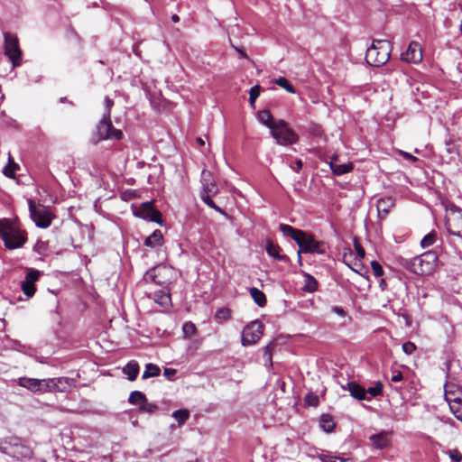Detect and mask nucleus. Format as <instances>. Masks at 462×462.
Here are the masks:
<instances>
[{
	"label": "nucleus",
	"instance_id": "nucleus-2",
	"mask_svg": "<svg viewBox=\"0 0 462 462\" xmlns=\"http://www.w3.org/2000/svg\"><path fill=\"white\" fill-rule=\"evenodd\" d=\"M279 230L282 233L283 236L293 239L300 246V250L298 253L299 259H300V252L305 254H326L324 243L317 241L312 235L294 228L293 226L287 224H280Z\"/></svg>",
	"mask_w": 462,
	"mask_h": 462
},
{
	"label": "nucleus",
	"instance_id": "nucleus-22",
	"mask_svg": "<svg viewBox=\"0 0 462 462\" xmlns=\"http://www.w3.org/2000/svg\"><path fill=\"white\" fill-rule=\"evenodd\" d=\"M18 385L21 387L26 388L27 390L32 393H39V386H41L40 379L36 378H29V377H20L17 380Z\"/></svg>",
	"mask_w": 462,
	"mask_h": 462
},
{
	"label": "nucleus",
	"instance_id": "nucleus-61",
	"mask_svg": "<svg viewBox=\"0 0 462 462\" xmlns=\"http://www.w3.org/2000/svg\"><path fill=\"white\" fill-rule=\"evenodd\" d=\"M459 30H460V32L462 34V21H461L460 25H459Z\"/></svg>",
	"mask_w": 462,
	"mask_h": 462
},
{
	"label": "nucleus",
	"instance_id": "nucleus-13",
	"mask_svg": "<svg viewBox=\"0 0 462 462\" xmlns=\"http://www.w3.org/2000/svg\"><path fill=\"white\" fill-rule=\"evenodd\" d=\"M402 59L407 62L419 63L422 60V50L416 42H411L405 52L402 53Z\"/></svg>",
	"mask_w": 462,
	"mask_h": 462
},
{
	"label": "nucleus",
	"instance_id": "nucleus-1",
	"mask_svg": "<svg viewBox=\"0 0 462 462\" xmlns=\"http://www.w3.org/2000/svg\"><path fill=\"white\" fill-rule=\"evenodd\" d=\"M262 124L267 126L277 143L292 145L299 140L297 134L282 119H275L268 110H262Z\"/></svg>",
	"mask_w": 462,
	"mask_h": 462
},
{
	"label": "nucleus",
	"instance_id": "nucleus-25",
	"mask_svg": "<svg viewBox=\"0 0 462 462\" xmlns=\"http://www.w3.org/2000/svg\"><path fill=\"white\" fill-rule=\"evenodd\" d=\"M304 285L302 290L304 291L312 293L318 290V282L317 280L310 274L304 273Z\"/></svg>",
	"mask_w": 462,
	"mask_h": 462
},
{
	"label": "nucleus",
	"instance_id": "nucleus-60",
	"mask_svg": "<svg viewBox=\"0 0 462 462\" xmlns=\"http://www.w3.org/2000/svg\"><path fill=\"white\" fill-rule=\"evenodd\" d=\"M255 116L260 120V111L255 112Z\"/></svg>",
	"mask_w": 462,
	"mask_h": 462
},
{
	"label": "nucleus",
	"instance_id": "nucleus-54",
	"mask_svg": "<svg viewBox=\"0 0 462 462\" xmlns=\"http://www.w3.org/2000/svg\"><path fill=\"white\" fill-rule=\"evenodd\" d=\"M291 169L298 172L302 168V162L301 160H296L294 164L291 166Z\"/></svg>",
	"mask_w": 462,
	"mask_h": 462
},
{
	"label": "nucleus",
	"instance_id": "nucleus-42",
	"mask_svg": "<svg viewBox=\"0 0 462 462\" xmlns=\"http://www.w3.org/2000/svg\"><path fill=\"white\" fill-rule=\"evenodd\" d=\"M366 391V394H370L371 397H376L380 395L383 392V384L380 382H377L374 386L369 387Z\"/></svg>",
	"mask_w": 462,
	"mask_h": 462
},
{
	"label": "nucleus",
	"instance_id": "nucleus-52",
	"mask_svg": "<svg viewBox=\"0 0 462 462\" xmlns=\"http://www.w3.org/2000/svg\"><path fill=\"white\" fill-rule=\"evenodd\" d=\"M399 153L406 160H409L411 162H416L418 161V158L413 156L412 154L407 152H404V151H400Z\"/></svg>",
	"mask_w": 462,
	"mask_h": 462
},
{
	"label": "nucleus",
	"instance_id": "nucleus-48",
	"mask_svg": "<svg viewBox=\"0 0 462 462\" xmlns=\"http://www.w3.org/2000/svg\"><path fill=\"white\" fill-rule=\"evenodd\" d=\"M250 293L252 295V298L254 299V302L260 306V291L257 288H251Z\"/></svg>",
	"mask_w": 462,
	"mask_h": 462
},
{
	"label": "nucleus",
	"instance_id": "nucleus-46",
	"mask_svg": "<svg viewBox=\"0 0 462 462\" xmlns=\"http://www.w3.org/2000/svg\"><path fill=\"white\" fill-rule=\"evenodd\" d=\"M402 350L407 355H411L416 350V346L411 341L402 344Z\"/></svg>",
	"mask_w": 462,
	"mask_h": 462
},
{
	"label": "nucleus",
	"instance_id": "nucleus-4",
	"mask_svg": "<svg viewBox=\"0 0 462 462\" xmlns=\"http://www.w3.org/2000/svg\"><path fill=\"white\" fill-rule=\"evenodd\" d=\"M438 256L433 251H427L412 259H402L401 264L415 274L428 275L436 268Z\"/></svg>",
	"mask_w": 462,
	"mask_h": 462
},
{
	"label": "nucleus",
	"instance_id": "nucleus-50",
	"mask_svg": "<svg viewBox=\"0 0 462 462\" xmlns=\"http://www.w3.org/2000/svg\"><path fill=\"white\" fill-rule=\"evenodd\" d=\"M113 106H114V101L111 98H109L108 97H106V98H105V106H106L105 113H109V117L111 116V108Z\"/></svg>",
	"mask_w": 462,
	"mask_h": 462
},
{
	"label": "nucleus",
	"instance_id": "nucleus-12",
	"mask_svg": "<svg viewBox=\"0 0 462 462\" xmlns=\"http://www.w3.org/2000/svg\"><path fill=\"white\" fill-rule=\"evenodd\" d=\"M134 215L152 222L161 223V213L152 208V202L143 203L134 211Z\"/></svg>",
	"mask_w": 462,
	"mask_h": 462
},
{
	"label": "nucleus",
	"instance_id": "nucleus-39",
	"mask_svg": "<svg viewBox=\"0 0 462 462\" xmlns=\"http://www.w3.org/2000/svg\"><path fill=\"white\" fill-rule=\"evenodd\" d=\"M275 83L281 88H284L289 93L294 94L296 92L295 88L289 83V81L285 78H279L275 80Z\"/></svg>",
	"mask_w": 462,
	"mask_h": 462
},
{
	"label": "nucleus",
	"instance_id": "nucleus-47",
	"mask_svg": "<svg viewBox=\"0 0 462 462\" xmlns=\"http://www.w3.org/2000/svg\"><path fill=\"white\" fill-rule=\"evenodd\" d=\"M230 317V310L228 309H220L216 312V319H228Z\"/></svg>",
	"mask_w": 462,
	"mask_h": 462
},
{
	"label": "nucleus",
	"instance_id": "nucleus-40",
	"mask_svg": "<svg viewBox=\"0 0 462 462\" xmlns=\"http://www.w3.org/2000/svg\"><path fill=\"white\" fill-rule=\"evenodd\" d=\"M444 452H445V454H447L448 456V457L450 458V460L452 462H461L462 461V454L460 453V451L458 449L453 448V449L446 450Z\"/></svg>",
	"mask_w": 462,
	"mask_h": 462
},
{
	"label": "nucleus",
	"instance_id": "nucleus-3",
	"mask_svg": "<svg viewBox=\"0 0 462 462\" xmlns=\"http://www.w3.org/2000/svg\"><path fill=\"white\" fill-rule=\"evenodd\" d=\"M0 238L7 249L21 248L27 241V233L21 228L15 219H0Z\"/></svg>",
	"mask_w": 462,
	"mask_h": 462
},
{
	"label": "nucleus",
	"instance_id": "nucleus-11",
	"mask_svg": "<svg viewBox=\"0 0 462 462\" xmlns=\"http://www.w3.org/2000/svg\"><path fill=\"white\" fill-rule=\"evenodd\" d=\"M41 272L32 268L27 270L24 280L21 282V289L23 292L28 297L32 298L35 291V282L41 276Z\"/></svg>",
	"mask_w": 462,
	"mask_h": 462
},
{
	"label": "nucleus",
	"instance_id": "nucleus-55",
	"mask_svg": "<svg viewBox=\"0 0 462 462\" xmlns=\"http://www.w3.org/2000/svg\"><path fill=\"white\" fill-rule=\"evenodd\" d=\"M333 312L337 313V315L344 317L346 315L345 310L341 307L335 306L332 308Z\"/></svg>",
	"mask_w": 462,
	"mask_h": 462
},
{
	"label": "nucleus",
	"instance_id": "nucleus-9",
	"mask_svg": "<svg viewBox=\"0 0 462 462\" xmlns=\"http://www.w3.org/2000/svg\"><path fill=\"white\" fill-rule=\"evenodd\" d=\"M446 226L449 234L462 238V209L452 205L447 211Z\"/></svg>",
	"mask_w": 462,
	"mask_h": 462
},
{
	"label": "nucleus",
	"instance_id": "nucleus-51",
	"mask_svg": "<svg viewBox=\"0 0 462 462\" xmlns=\"http://www.w3.org/2000/svg\"><path fill=\"white\" fill-rule=\"evenodd\" d=\"M402 378H403V376H402V372H400V371H393V375L391 377V382L398 383V382H401L402 380Z\"/></svg>",
	"mask_w": 462,
	"mask_h": 462
},
{
	"label": "nucleus",
	"instance_id": "nucleus-53",
	"mask_svg": "<svg viewBox=\"0 0 462 462\" xmlns=\"http://www.w3.org/2000/svg\"><path fill=\"white\" fill-rule=\"evenodd\" d=\"M355 248H356V254L358 256L359 259H363L365 255V250L362 248V246L358 244H355Z\"/></svg>",
	"mask_w": 462,
	"mask_h": 462
},
{
	"label": "nucleus",
	"instance_id": "nucleus-43",
	"mask_svg": "<svg viewBox=\"0 0 462 462\" xmlns=\"http://www.w3.org/2000/svg\"><path fill=\"white\" fill-rule=\"evenodd\" d=\"M211 197L212 196H205V198L201 199V200L206 203L209 208L215 209L216 211L225 215V211L219 208L218 206H217L215 204V202L211 199Z\"/></svg>",
	"mask_w": 462,
	"mask_h": 462
},
{
	"label": "nucleus",
	"instance_id": "nucleus-34",
	"mask_svg": "<svg viewBox=\"0 0 462 462\" xmlns=\"http://www.w3.org/2000/svg\"><path fill=\"white\" fill-rule=\"evenodd\" d=\"M260 96V85L254 86L249 92V103L253 109H255V101Z\"/></svg>",
	"mask_w": 462,
	"mask_h": 462
},
{
	"label": "nucleus",
	"instance_id": "nucleus-26",
	"mask_svg": "<svg viewBox=\"0 0 462 462\" xmlns=\"http://www.w3.org/2000/svg\"><path fill=\"white\" fill-rule=\"evenodd\" d=\"M55 383L56 392H66L72 384V380L68 377L51 378Z\"/></svg>",
	"mask_w": 462,
	"mask_h": 462
},
{
	"label": "nucleus",
	"instance_id": "nucleus-36",
	"mask_svg": "<svg viewBox=\"0 0 462 462\" xmlns=\"http://www.w3.org/2000/svg\"><path fill=\"white\" fill-rule=\"evenodd\" d=\"M18 169V166L12 161L11 156L9 155V162L4 168L3 172L6 177H14L15 171Z\"/></svg>",
	"mask_w": 462,
	"mask_h": 462
},
{
	"label": "nucleus",
	"instance_id": "nucleus-37",
	"mask_svg": "<svg viewBox=\"0 0 462 462\" xmlns=\"http://www.w3.org/2000/svg\"><path fill=\"white\" fill-rule=\"evenodd\" d=\"M139 410L142 412L152 414L158 411V406L154 403L148 402L146 400L145 402L140 405Z\"/></svg>",
	"mask_w": 462,
	"mask_h": 462
},
{
	"label": "nucleus",
	"instance_id": "nucleus-5",
	"mask_svg": "<svg viewBox=\"0 0 462 462\" xmlns=\"http://www.w3.org/2000/svg\"><path fill=\"white\" fill-rule=\"evenodd\" d=\"M391 51L390 42L384 40L374 41L366 51L365 60L371 66H382L390 59Z\"/></svg>",
	"mask_w": 462,
	"mask_h": 462
},
{
	"label": "nucleus",
	"instance_id": "nucleus-6",
	"mask_svg": "<svg viewBox=\"0 0 462 462\" xmlns=\"http://www.w3.org/2000/svg\"><path fill=\"white\" fill-rule=\"evenodd\" d=\"M123 132L114 127L109 113H104L102 119L97 125V134L95 142L98 143L102 140H121Z\"/></svg>",
	"mask_w": 462,
	"mask_h": 462
},
{
	"label": "nucleus",
	"instance_id": "nucleus-31",
	"mask_svg": "<svg viewBox=\"0 0 462 462\" xmlns=\"http://www.w3.org/2000/svg\"><path fill=\"white\" fill-rule=\"evenodd\" d=\"M41 386H39V393H51L56 392L55 383L51 378L40 379Z\"/></svg>",
	"mask_w": 462,
	"mask_h": 462
},
{
	"label": "nucleus",
	"instance_id": "nucleus-24",
	"mask_svg": "<svg viewBox=\"0 0 462 462\" xmlns=\"http://www.w3.org/2000/svg\"><path fill=\"white\" fill-rule=\"evenodd\" d=\"M446 400L448 402L449 408L451 412L454 414V416L462 421V410L460 409V402L458 398L451 399L447 393H446Z\"/></svg>",
	"mask_w": 462,
	"mask_h": 462
},
{
	"label": "nucleus",
	"instance_id": "nucleus-14",
	"mask_svg": "<svg viewBox=\"0 0 462 462\" xmlns=\"http://www.w3.org/2000/svg\"><path fill=\"white\" fill-rule=\"evenodd\" d=\"M201 183L202 190L200 193V199L205 198V196H214L217 193V187L209 171H202Z\"/></svg>",
	"mask_w": 462,
	"mask_h": 462
},
{
	"label": "nucleus",
	"instance_id": "nucleus-23",
	"mask_svg": "<svg viewBox=\"0 0 462 462\" xmlns=\"http://www.w3.org/2000/svg\"><path fill=\"white\" fill-rule=\"evenodd\" d=\"M267 254L274 260L282 261L285 259V255L282 254V249L278 245L273 244L272 241H268L265 245Z\"/></svg>",
	"mask_w": 462,
	"mask_h": 462
},
{
	"label": "nucleus",
	"instance_id": "nucleus-28",
	"mask_svg": "<svg viewBox=\"0 0 462 462\" xmlns=\"http://www.w3.org/2000/svg\"><path fill=\"white\" fill-rule=\"evenodd\" d=\"M319 425L320 428L326 432H331L335 428L333 418L328 414H323L320 417Z\"/></svg>",
	"mask_w": 462,
	"mask_h": 462
},
{
	"label": "nucleus",
	"instance_id": "nucleus-56",
	"mask_svg": "<svg viewBox=\"0 0 462 462\" xmlns=\"http://www.w3.org/2000/svg\"><path fill=\"white\" fill-rule=\"evenodd\" d=\"M197 143H199V145L200 146H203L205 144V142L202 138L199 137L197 138Z\"/></svg>",
	"mask_w": 462,
	"mask_h": 462
},
{
	"label": "nucleus",
	"instance_id": "nucleus-10",
	"mask_svg": "<svg viewBox=\"0 0 462 462\" xmlns=\"http://www.w3.org/2000/svg\"><path fill=\"white\" fill-rule=\"evenodd\" d=\"M260 339V321L253 320L245 327L242 332L243 346H250L255 344Z\"/></svg>",
	"mask_w": 462,
	"mask_h": 462
},
{
	"label": "nucleus",
	"instance_id": "nucleus-45",
	"mask_svg": "<svg viewBox=\"0 0 462 462\" xmlns=\"http://www.w3.org/2000/svg\"><path fill=\"white\" fill-rule=\"evenodd\" d=\"M371 268L375 277H381L383 274V267L378 262L373 261L371 263Z\"/></svg>",
	"mask_w": 462,
	"mask_h": 462
},
{
	"label": "nucleus",
	"instance_id": "nucleus-59",
	"mask_svg": "<svg viewBox=\"0 0 462 462\" xmlns=\"http://www.w3.org/2000/svg\"><path fill=\"white\" fill-rule=\"evenodd\" d=\"M60 102L65 103V102H67V98L66 97H60Z\"/></svg>",
	"mask_w": 462,
	"mask_h": 462
},
{
	"label": "nucleus",
	"instance_id": "nucleus-8",
	"mask_svg": "<svg viewBox=\"0 0 462 462\" xmlns=\"http://www.w3.org/2000/svg\"><path fill=\"white\" fill-rule=\"evenodd\" d=\"M5 53L12 62L13 67L21 65L22 51L18 39L15 35L9 32L5 33Z\"/></svg>",
	"mask_w": 462,
	"mask_h": 462
},
{
	"label": "nucleus",
	"instance_id": "nucleus-41",
	"mask_svg": "<svg viewBox=\"0 0 462 462\" xmlns=\"http://www.w3.org/2000/svg\"><path fill=\"white\" fill-rule=\"evenodd\" d=\"M274 347H275L274 344H269L268 346H266V347L264 349V353H263V358H264V361H265V365H269V366L273 365L272 351H273V349Z\"/></svg>",
	"mask_w": 462,
	"mask_h": 462
},
{
	"label": "nucleus",
	"instance_id": "nucleus-58",
	"mask_svg": "<svg viewBox=\"0 0 462 462\" xmlns=\"http://www.w3.org/2000/svg\"><path fill=\"white\" fill-rule=\"evenodd\" d=\"M265 301H266L265 295L262 292V307L263 306Z\"/></svg>",
	"mask_w": 462,
	"mask_h": 462
},
{
	"label": "nucleus",
	"instance_id": "nucleus-21",
	"mask_svg": "<svg viewBox=\"0 0 462 462\" xmlns=\"http://www.w3.org/2000/svg\"><path fill=\"white\" fill-rule=\"evenodd\" d=\"M140 371V366L137 361L131 360L129 361L122 369L124 374L127 376V379L131 382L134 381L137 378V375Z\"/></svg>",
	"mask_w": 462,
	"mask_h": 462
},
{
	"label": "nucleus",
	"instance_id": "nucleus-44",
	"mask_svg": "<svg viewBox=\"0 0 462 462\" xmlns=\"http://www.w3.org/2000/svg\"><path fill=\"white\" fill-rule=\"evenodd\" d=\"M305 402L309 406L316 407L318 406L319 400V397L314 393H308L305 397Z\"/></svg>",
	"mask_w": 462,
	"mask_h": 462
},
{
	"label": "nucleus",
	"instance_id": "nucleus-32",
	"mask_svg": "<svg viewBox=\"0 0 462 462\" xmlns=\"http://www.w3.org/2000/svg\"><path fill=\"white\" fill-rule=\"evenodd\" d=\"M172 417L178 421L179 425H182L189 418V411L186 409H180L172 412Z\"/></svg>",
	"mask_w": 462,
	"mask_h": 462
},
{
	"label": "nucleus",
	"instance_id": "nucleus-17",
	"mask_svg": "<svg viewBox=\"0 0 462 462\" xmlns=\"http://www.w3.org/2000/svg\"><path fill=\"white\" fill-rule=\"evenodd\" d=\"M395 200L393 197H384L377 200L376 208L380 218H384L394 206Z\"/></svg>",
	"mask_w": 462,
	"mask_h": 462
},
{
	"label": "nucleus",
	"instance_id": "nucleus-57",
	"mask_svg": "<svg viewBox=\"0 0 462 462\" xmlns=\"http://www.w3.org/2000/svg\"><path fill=\"white\" fill-rule=\"evenodd\" d=\"M171 20H172V22L177 23V22H179L180 18L177 14H173L171 16Z\"/></svg>",
	"mask_w": 462,
	"mask_h": 462
},
{
	"label": "nucleus",
	"instance_id": "nucleus-18",
	"mask_svg": "<svg viewBox=\"0 0 462 462\" xmlns=\"http://www.w3.org/2000/svg\"><path fill=\"white\" fill-rule=\"evenodd\" d=\"M343 388L346 389L350 393V395L358 401L371 400V398L366 396L365 389L355 382L347 383L346 386Z\"/></svg>",
	"mask_w": 462,
	"mask_h": 462
},
{
	"label": "nucleus",
	"instance_id": "nucleus-16",
	"mask_svg": "<svg viewBox=\"0 0 462 462\" xmlns=\"http://www.w3.org/2000/svg\"><path fill=\"white\" fill-rule=\"evenodd\" d=\"M369 439L374 448L383 449L390 446L391 434L387 431H381L370 436Z\"/></svg>",
	"mask_w": 462,
	"mask_h": 462
},
{
	"label": "nucleus",
	"instance_id": "nucleus-30",
	"mask_svg": "<svg viewBox=\"0 0 462 462\" xmlns=\"http://www.w3.org/2000/svg\"><path fill=\"white\" fill-rule=\"evenodd\" d=\"M146 397L140 391H134L130 393L128 402L133 405H138L140 407L143 402H145Z\"/></svg>",
	"mask_w": 462,
	"mask_h": 462
},
{
	"label": "nucleus",
	"instance_id": "nucleus-35",
	"mask_svg": "<svg viewBox=\"0 0 462 462\" xmlns=\"http://www.w3.org/2000/svg\"><path fill=\"white\" fill-rule=\"evenodd\" d=\"M197 331L196 326L194 323L188 321L185 322L182 326V332L184 335V337H190L193 336Z\"/></svg>",
	"mask_w": 462,
	"mask_h": 462
},
{
	"label": "nucleus",
	"instance_id": "nucleus-62",
	"mask_svg": "<svg viewBox=\"0 0 462 462\" xmlns=\"http://www.w3.org/2000/svg\"><path fill=\"white\" fill-rule=\"evenodd\" d=\"M236 50L240 52V54L245 55L242 51H240L238 49H236Z\"/></svg>",
	"mask_w": 462,
	"mask_h": 462
},
{
	"label": "nucleus",
	"instance_id": "nucleus-49",
	"mask_svg": "<svg viewBox=\"0 0 462 462\" xmlns=\"http://www.w3.org/2000/svg\"><path fill=\"white\" fill-rule=\"evenodd\" d=\"M175 374H176V370L173 369V368H165L164 371H163V375L168 380H173Z\"/></svg>",
	"mask_w": 462,
	"mask_h": 462
},
{
	"label": "nucleus",
	"instance_id": "nucleus-20",
	"mask_svg": "<svg viewBox=\"0 0 462 462\" xmlns=\"http://www.w3.org/2000/svg\"><path fill=\"white\" fill-rule=\"evenodd\" d=\"M337 156L334 155L331 157L329 162V167L335 175L340 176L352 171V163H340L337 162Z\"/></svg>",
	"mask_w": 462,
	"mask_h": 462
},
{
	"label": "nucleus",
	"instance_id": "nucleus-33",
	"mask_svg": "<svg viewBox=\"0 0 462 462\" xmlns=\"http://www.w3.org/2000/svg\"><path fill=\"white\" fill-rule=\"evenodd\" d=\"M437 238V234L435 232H430L427 234L420 241V245L422 248H427L431 246Z\"/></svg>",
	"mask_w": 462,
	"mask_h": 462
},
{
	"label": "nucleus",
	"instance_id": "nucleus-38",
	"mask_svg": "<svg viewBox=\"0 0 462 462\" xmlns=\"http://www.w3.org/2000/svg\"><path fill=\"white\" fill-rule=\"evenodd\" d=\"M321 462H346V459L338 457H334L329 453H322L319 456Z\"/></svg>",
	"mask_w": 462,
	"mask_h": 462
},
{
	"label": "nucleus",
	"instance_id": "nucleus-19",
	"mask_svg": "<svg viewBox=\"0 0 462 462\" xmlns=\"http://www.w3.org/2000/svg\"><path fill=\"white\" fill-rule=\"evenodd\" d=\"M152 300L162 307H168L171 305V294L170 291L166 288V285L162 287V289L153 292Z\"/></svg>",
	"mask_w": 462,
	"mask_h": 462
},
{
	"label": "nucleus",
	"instance_id": "nucleus-7",
	"mask_svg": "<svg viewBox=\"0 0 462 462\" xmlns=\"http://www.w3.org/2000/svg\"><path fill=\"white\" fill-rule=\"evenodd\" d=\"M30 217L36 226L47 228L51 226L54 215L51 210L44 206H36L32 199H28Z\"/></svg>",
	"mask_w": 462,
	"mask_h": 462
},
{
	"label": "nucleus",
	"instance_id": "nucleus-63",
	"mask_svg": "<svg viewBox=\"0 0 462 462\" xmlns=\"http://www.w3.org/2000/svg\"><path fill=\"white\" fill-rule=\"evenodd\" d=\"M459 6H460V10H461V12H462V3L460 4V5H459Z\"/></svg>",
	"mask_w": 462,
	"mask_h": 462
},
{
	"label": "nucleus",
	"instance_id": "nucleus-29",
	"mask_svg": "<svg viewBox=\"0 0 462 462\" xmlns=\"http://www.w3.org/2000/svg\"><path fill=\"white\" fill-rule=\"evenodd\" d=\"M161 369L158 365L153 364H147L145 365V370L143 374L142 378L143 380L148 379L150 377H156L160 374Z\"/></svg>",
	"mask_w": 462,
	"mask_h": 462
},
{
	"label": "nucleus",
	"instance_id": "nucleus-15",
	"mask_svg": "<svg viewBox=\"0 0 462 462\" xmlns=\"http://www.w3.org/2000/svg\"><path fill=\"white\" fill-rule=\"evenodd\" d=\"M165 267L158 266L147 271L143 276V280L147 282H152L159 286L164 287L167 284L166 280H162L161 276L165 272Z\"/></svg>",
	"mask_w": 462,
	"mask_h": 462
},
{
	"label": "nucleus",
	"instance_id": "nucleus-27",
	"mask_svg": "<svg viewBox=\"0 0 462 462\" xmlns=\"http://www.w3.org/2000/svg\"><path fill=\"white\" fill-rule=\"evenodd\" d=\"M162 234L160 230H155L151 236H147L144 245L149 247H155L161 245Z\"/></svg>",
	"mask_w": 462,
	"mask_h": 462
}]
</instances>
